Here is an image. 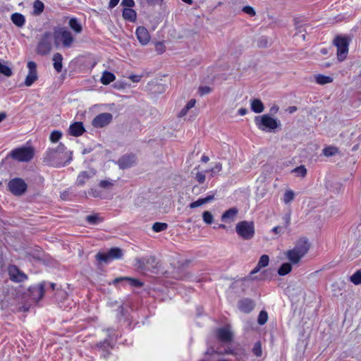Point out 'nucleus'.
Here are the masks:
<instances>
[{
    "mask_svg": "<svg viewBox=\"0 0 361 361\" xmlns=\"http://www.w3.org/2000/svg\"><path fill=\"white\" fill-rule=\"evenodd\" d=\"M1 302L4 305L13 306L14 311L25 312L29 310V306L24 303V296L20 290L11 289L9 290L8 298Z\"/></svg>",
    "mask_w": 361,
    "mask_h": 361,
    "instance_id": "obj_1",
    "label": "nucleus"
},
{
    "mask_svg": "<svg viewBox=\"0 0 361 361\" xmlns=\"http://www.w3.org/2000/svg\"><path fill=\"white\" fill-rule=\"evenodd\" d=\"M255 123L259 130L265 132H275L281 126V121L270 114L256 116Z\"/></svg>",
    "mask_w": 361,
    "mask_h": 361,
    "instance_id": "obj_2",
    "label": "nucleus"
},
{
    "mask_svg": "<svg viewBox=\"0 0 361 361\" xmlns=\"http://www.w3.org/2000/svg\"><path fill=\"white\" fill-rule=\"evenodd\" d=\"M54 38L56 46L61 43L65 48L71 47L75 42L73 34L65 27L56 30L54 32Z\"/></svg>",
    "mask_w": 361,
    "mask_h": 361,
    "instance_id": "obj_3",
    "label": "nucleus"
},
{
    "mask_svg": "<svg viewBox=\"0 0 361 361\" xmlns=\"http://www.w3.org/2000/svg\"><path fill=\"white\" fill-rule=\"evenodd\" d=\"M235 231L243 240H250L255 235V224L252 221H241L236 224Z\"/></svg>",
    "mask_w": 361,
    "mask_h": 361,
    "instance_id": "obj_4",
    "label": "nucleus"
},
{
    "mask_svg": "<svg viewBox=\"0 0 361 361\" xmlns=\"http://www.w3.org/2000/svg\"><path fill=\"white\" fill-rule=\"evenodd\" d=\"M35 156V148L27 142L25 145L11 151L6 158H33Z\"/></svg>",
    "mask_w": 361,
    "mask_h": 361,
    "instance_id": "obj_5",
    "label": "nucleus"
},
{
    "mask_svg": "<svg viewBox=\"0 0 361 361\" xmlns=\"http://www.w3.org/2000/svg\"><path fill=\"white\" fill-rule=\"evenodd\" d=\"M123 250L119 247H112L106 253L98 252L95 257L100 262L108 263L113 259H119L123 257Z\"/></svg>",
    "mask_w": 361,
    "mask_h": 361,
    "instance_id": "obj_6",
    "label": "nucleus"
},
{
    "mask_svg": "<svg viewBox=\"0 0 361 361\" xmlns=\"http://www.w3.org/2000/svg\"><path fill=\"white\" fill-rule=\"evenodd\" d=\"M334 44L337 48V57L340 61H343L347 57L349 43L345 37H336L334 39Z\"/></svg>",
    "mask_w": 361,
    "mask_h": 361,
    "instance_id": "obj_7",
    "label": "nucleus"
},
{
    "mask_svg": "<svg viewBox=\"0 0 361 361\" xmlns=\"http://www.w3.org/2000/svg\"><path fill=\"white\" fill-rule=\"evenodd\" d=\"M9 191L15 195H23L27 189V184L20 178L11 180L8 184Z\"/></svg>",
    "mask_w": 361,
    "mask_h": 361,
    "instance_id": "obj_8",
    "label": "nucleus"
},
{
    "mask_svg": "<svg viewBox=\"0 0 361 361\" xmlns=\"http://www.w3.org/2000/svg\"><path fill=\"white\" fill-rule=\"evenodd\" d=\"M51 39L52 35L49 32H45L42 35L37 48L38 54L45 55L50 51L51 48Z\"/></svg>",
    "mask_w": 361,
    "mask_h": 361,
    "instance_id": "obj_9",
    "label": "nucleus"
},
{
    "mask_svg": "<svg viewBox=\"0 0 361 361\" xmlns=\"http://www.w3.org/2000/svg\"><path fill=\"white\" fill-rule=\"evenodd\" d=\"M113 119V116L110 113H102L94 118L92 125L94 128H104L108 126Z\"/></svg>",
    "mask_w": 361,
    "mask_h": 361,
    "instance_id": "obj_10",
    "label": "nucleus"
},
{
    "mask_svg": "<svg viewBox=\"0 0 361 361\" xmlns=\"http://www.w3.org/2000/svg\"><path fill=\"white\" fill-rule=\"evenodd\" d=\"M216 335L218 341L224 344L231 343L233 337V334L228 326L217 329Z\"/></svg>",
    "mask_w": 361,
    "mask_h": 361,
    "instance_id": "obj_11",
    "label": "nucleus"
},
{
    "mask_svg": "<svg viewBox=\"0 0 361 361\" xmlns=\"http://www.w3.org/2000/svg\"><path fill=\"white\" fill-rule=\"evenodd\" d=\"M136 265L139 269H154L157 267V259L154 256H146L136 259Z\"/></svg>",
    "mask_w": 361,
    "mask_h": 361,
    "instance_id": "obj_12",
    "label": "nucleus"
},
{
    "mask_svg": "<svg viewBox=\"0 0 361 361\" xmlns=\"http://www.w3.org/2000/svg\"><path fill=\"white\" fill-rule=\"evenodd\" d=\"M46 286L47 282L42 281L29 288L30 295L33 300L37 302L42 298L44 295Z\"/></svg>",
    "mask_w": 361,
    "mask_h": 361,
    "instance_id": "obj_13",
    "label": "nucleus"
},
{
    "mask_svg": "<svg viewBox=\"0 0 361 361\" xmlns=\"http://www.w3.org/2000/svg\"><path fill=\"white\" fill-rule=\"evenodd\" d=\"M28 73L25 78L24 84L26 87H30L37 80V64L34 61H29L27 64Z\"/></svg>",
    "mask_w": 361,
    "mask_h": 361,
    "instance_id": "obj_14",
    "label": "nucleus"
},
{
    "mask_svg": "<svg viewBox=\"0 0 361 361\" xmlns=\"http://www.w3.org/2000/svg\"><path fill=\"white\" fill-rule=\"evenodd\" d=\"M348 145H352V150L355 151L361 145V128H355L349 135Z\"/></svg>",
    "mask_w": 361,
    "mask_h": 361,
    "instance_id": "obj_15",
    "label": "nucleus"
},
{
    "mask_svg": "<svg viewBox=\"0 0 361 361\" xmlns=\"http://www.w3.org/2000/svg\"><path fill=\"white\" fill-rule=\"evenodd\" d=\"M310 247V245L307 239L305 238H301L296 242L293 249L299 253L300 256L304 257L307 253Z\"/></svg>",
    "mask_w": 361,
    "mask_h": 361,
    "instance_id": "obj_16",
    "label": "nucleus"
},
{
    "mask_svg": "<svg viewBox=\"0 0 361 361\" xmlns=\"http://www.w3.org/2000/svg\"><path fill=\"white\" fill-rule=\"evenodd\" d=\"M8 274L11 280L16 282H21L27 279V276L15 265L8 267Z\"/></svg>",
    "mask_w": 361,
    "mask_h": 361,
    "instance_id": "obj_17",
    "label": "nucleus"
},
{
    "mask_svg": "<svg viewBox=\"0 0 361 361\" xmlns=\"http://www.w3.org/2000/svg\"><path fill=\"white\" fill-rule=\"evenodd\" d=\"M255 303L250 298H243L238 302V307L242 312L250 313L255 308Z\"/></svg>",
    "mask_w": 361,
    "mask_h": 361,
    "instance_id": "obj_18",
    "label": "nucleus"
},
{
    "mask_svg": "<svg viewBox=\"0 0 361 361\" xmlns=\"http://www.w3.org/2000/svg\"><path fill=\"white\" fill-rule=\"evenodd\" d=\"M136 35L139 42L142 45L147 44L150 40V35L148 30L142 26H140L137 28Z\"/></svg>",
    "mask_w": 361,
    "mask_h": 361,
    "instance_id": "obj_19",
    "label": "nucleus"
},
{
    "mask_svg": "<svg viewBox=\"0 0 361 361\" xmlns=\"http://www.w3.org/2000/svg\"><path fill=\"white\" fill-rule=\"evenodd\" d=\"M96 347L102 353L104 357H106L110 354V350L113 348L109 339H105L97 343Z\"/></svg>",
    "mask_w": 361,
    "mask_h": 361,
    "instance_id": "obj_20",
    "label": "nucleus"
},
{
    "mask_svg": "<svg viewBox=\"0 0 361 361\" xmlns=\"http://www.w3.org/2000/svg\"><path fill=\"white\" fill-rule=\"evenodd\" d=\"M95 174V170H90L89 171L81 172L78 176L76 184L80 186L83 185L87 182V180L94 177Z\"/></svg>",
    "mask_w": 361,
    "mask_h": 361,
    "instance_id": "obj_21",
    "label": "nucleus"
},
{
    "mask_svg": "<svg viewBox=\"0 0 361 361\" xmlns=\"http://www.w3.org/2000/svg\"><path fill=\"white\" fill-rule=\"evenodd\" d=\"M84 132L85 128L82 122H75L69 127V134L73 136H80Z\"/></svg>",
    "mask_w": 361,
    "mask_h": 361,
    "instance_id": "obj_22",
    "label": "nucleus"
},
{
    "mask_svg": "<svg viewBox=\"0 0 361 361\" xmlns=\"http://www.w3.org/2000/svg\"><path fill=\"white\" fill-rule=\"evenodd\" d=\"M250 108L256 114H260L264 110V106L259 99H253L250 101Z\"/></svg>",
    "mask_w": 361,
    "mask_h": 361,
    "instance_id": "obj_23",
    "label": "nucleus"
},
{
    "mask_svg": "<svg viewBox=\"0 0 361 361\" xmlns=\"http://www.w3.org/2000/svg\"><path fill=\"white\" fill-rule=\"evenodd\" d=\"M286 255L288 259L293 264H298L303 257V256H300V255L293 249L288 250Z\"/></svg>",
    "mask_w": 361,
    "mask_h": 361,
    "instance_id": "obj_24",
    "label": "nucleus"
},
{
    "mask_svg": "<svg viewBox=\"0 0 361 361\" xmlns=\"http://www.w3.org/2000/svg\"><path fill=\"white\" fill-rule=\"evenodd\" d=\"M12 23L18 27H21L25 25V18L23 15L19 13H14L11 16Z\"/></svg>",
    "mask_w": 361,
    "mask_h": 361,
    "instance_id": "obj_25",
    "label": "nucleus"
},
{
    "mask_svg": "<svg viewBox=\"0 0 361 361\" xmlns=\"http://www.w3.org/2000/svg\"><path fill=\"white\" fill-rule=\"evenodd\" d=\"M238 211L236 208L232 207L226 210L221 216V220L223 221H227L228 220L233 221Z\"/></svg>",
    "mask_w": 361,
    "mask_h": 361,
    "instance_id": "obj_26",
    "label": "nucleus"
},
{
    "mask_svg": "<svg viewBox=\"0 0 361 361\" xmlns=\"http://www.w3.org/2000/svg\"><path fill=\"white\" fill-rule=\"evenodd\" d=\"M68 25L76 35L81 33L82 30V25L75 18L69 20Z\"/></svg>",
    "mask_w": 361,
    "mask_h": 361,
    "instance_id": "obj_27",
    "label": "nucleus"
},
{
    "mask_svg": "<svg viewBox=\"0 0 361 361\" xmlns=\"http://www.w3.org/2000/svg\"><path fill=\"white\" fill-rule=\"evenodd\" d=\"M123 18L130 22H135L137 18V13L132 8H124L123 10Z\"/></svg>",
    "mask_w": 361,
    "mask_h": 361,
    "instance_id": "obj_28",
    "label": "nucleus"
},
{
    "mask_svg": "<svg viewBox=\"0 0 361 361\" xmlns=\"http://www.w3.org/2000/svg\"><path fill=\"white\" fill-rule=\"evenodd\" d=\"M135 159H118L115 161L121 169H126L133 166L135 164Z\"/></svg>",
    "mask_w": 361,
    "mask_h": 361,
    "instance_id": "obj_29",
    "label": "nucleus"
},
{
    "mask_svg": "<svg viewBox=\"0 0 361 361\" xmlns=\"http://www.w3.org/2000/svg\"><path fill=\"white\" fill-rule=\"evenodd\" d=\"M121 281H128L130 284L134 287H141L143 285V283L142 282H140L139 280H137L136 279L130 278V277L116 278L114 279V283H117Z\"/></svg>",
    "mask_w": 361,
    "mask_h": 361,
    "instance_id": "obj_30",
    "label": "nucleus"
},
{
    "mask_svg": "<svg viewBox=\"0 0 361 361\" xmlns=\"http://www.w3.org/2000/svg\"><path fill=\"white\" fill-rule=\"evenodd\" d=\"M322 155L324 157H333L338 156L340 154L339 150L336 147L330 145L324 148Z\"/></svg>",
    "mask_w": 361,
    "mask_h": 361,
    "instance_id": "obj_31",
    "label": "nucleus"
},
{
    "mask_svg": "<svg viewBox=\"0 0 361 361\" xmlns=\"http://www.w3.org/2000/svg\"><path fill=\"white\" fill-rule=\"evenodd\" d=\"M63 56L60 53H56L53 56L54 68L56 72L60 73L62 70Z\"/></svg>",
    "mask_w": 361,
    "mask_h": 361,
    "instance_id": "obj_32",
    "label": "nucleus"
},
{
    "mask_svg": "<svg viewBox=\"0 0 361 361\" xmlns=\"http://www.w3.org/2000/svg\"><path fill=\"white\" fill-rule=\"evenodd\" d=\"M196 104V100L195 99H191L187 104L183 107L181 111L179 112L178 116L181 118L187 115L188 111L193 108Z\"/></svg>",
    "mask_w": 361,
    "mask_h": 361,
    "instance_id": "obj_33",
    "label": "nucleus"
},
{
    "mask_svg": "<svg viewBox=\"0 0 361 361\" xmlns=\"http://www.w3.org/2000/svg\"><path fill=\"white\" fill-rule=\"evenodd\" d=\"M115 80V75L109 71H104L101 78V82L104 85H108Z\"/></svg>",
    "mask_w": 361,
    "mask_h": 361,
    "instance_id": "obj_34",
    "label": "nucleus"
},
{
    "mask_svg": "<svg viewBox=\"0 0 361 361\" xmlns=\"http://www.w3.org/2000/svg\"><path fill=\"white\" fill-rule=\"evenodd\" d=\"M292 270V265L290 263L282 264L278 269V274L285 276L290 273Z\"/></svg>",
    "mask_w": 361,
    "mask_h": 361,
    "instance_id": "obj_35",
    "label": "nucleus"
},
{
    "mask_svg": "<svg viewBox=\"0 0 361 361\" xmlns=\"http://www.w3.org/2000/svg\"><path fill=\"white\" fill-rule=\"evenodd\" d=\"M315 80L319 85H326L332 82L333 78L330 76L319 74L315 76Z\"/></svg>",
    "mask_w": 361,
    "mask_h": 361,
    "instance_id": "obj_36",
    "label": "nucleus"
},
{
    "mask_svg": "<svg viewBox=\"0 0 361 361\" xmlns=\"http://www.w3.org/2000/svg\"><path fill=\"white\" fill-rule=\"evenodd\" d=\"M0 73L6 77L11 76L13 73L11 68L7 66L2 60H0Z\"/></svg>",
    "mask_w": 361,
    "mask_h": 361,
    "instance_id": "obj_37",
    "label": "nucleus"
},
{
    "mask_svg": "<svg viewBox=\"0 0 361 361\" xmlns=\"http://www.w3.org/2000/svg\"><path fill=\"white\" fill-rule=\"evenodd\" d=\"M114 185V180H102L98 184V188L104 190H110Z\"/></svg>",
    "mask_w": 361,
    "mask_h": 361,
    "instance_id": "obj_38",
    "label": "nucleus"
},
{
    "mask_svg": "<svg viewBox=\"0 0 361 361\" xmlns=\"http://www.w3.org/2000/svg\"><path fill=\"white\" fill-rule=\"evenodd\" d=\"M291 173H294L296 176L298 177H305L307 174V169L303 165H300L293 169Z\"/></svg>",
    "mask_w": 361,
    "mask_h": 361,
    "instance_id": "obj_39",
    "label": "nucleus"
},
{
    "mask_svg": "<svg viewBox=\"0 0 361 361\" xmlns=\"http://www.w3.org/2000/svg\"><path fill=\"white\" fill-rule=\"evenodd\" d=\"M294 192L291 190H287L283 195V201L286 204H288L294 200Z\"/></svg>",
    "mask_w": 361,
    "mask_h": 361,
    "instance_id": "obj_40",
    "label": "nucleus"
},
{
    "mask_svg": "<svg viewBox=\"0 0 361 361\" xmlns=\"http://www.w3.org/2000/svg\"><path fill=\"white\" fill-rule=\"evenodd\" d=\"M33 9L35 14H40L44 10V4L39 0L35 1L33 4Z\"/></svg>",
    "mask_w": 361,
    "mask_h": 361,
    "instance_id": "obj_41",
    "label": "nucleus"
},
{
    "mask_svg": "<svg viewBox=\"0 0 361 361\" xmlns=\"http://www.w3.org/2000/svg\"><path fill=\"white\" fill-rule=\"evenodd\" d=\"M167 228H168V224L166 223H161V222H156L152 226V230L156 233L163 231L166 230Z\"/></svg>",
    "mask_w": 361,
    "mask_h": 361,
    "instance_id": "obj_42",
    "label": "nucleus"
},
{
    "mask_svg": "<svg viewBox=\"0 0 361 361\" xmlns=\"http://www.w3.org/2000/svg\"><path fill=\"white\" fill-rule=\"evenodd\" d=\"M350 281L355 285L361 284V269L355 271L350 276Z\"/></svg>",
    "mask_w": 361,
    "mask_h": 361,
    "instance_id": "obj_43",
    "label": "nucleus"
},
{
    "mask_svg": "<svg viewBox=\"0 0 361 361\" xmlns=\"http://www.w3.org/2000/svg\"><path fill=\"white\" fill-rule=\"evenodd\" d=\"M268 320V314L265 310H262L257 318V322L259 325H264Z\"/></svg>",
    "mask_w": 361,
    "mask_h": 361,
    "instance_id": "obj_44",
    "label": "nucleus"
},
{
    "mask_svg": "<svg viewBox=\"0 0 361 361\" xmlns=\"http://www.w3.org/2000/svg\"><path fill=\"white\" fill-rule=\"evenodd\" d=\"M269 262V257L267 255H263L260 257L257 265L259 267L264 268L268 266Z\"/></svg>",
    "mask_w": 361,
    "mask_h": 361,
    "instance_id": "obj_45",
    "label": "nucleus"
},
{
    "mask_svg": "<svg viewBox=\"0 0 361 361\" xmlns=\"http://www.w3.org/2000/svg\"><path fill=\"white\" fill-rule=\"evenodd\" d=\"M203 221L207 224H212L214 221L212 214L209 211H205L202 214Z\"/></svg>",
    "mask_w": 361,
    "mask_h": 361,
    "instance_id": "obj_46",
    "label": "nucleus"
},
{
    "mask_svg": "<svg viewBox=\"0 0 361 361\" xmlns=\"http://www.w3.org/2000/svg\"><path fill=\"white\" fill-rule=\"evenodd\" d=\"M252 353L255 355L257 357H261L262 355V345L260 342H257L255 343L253 348H252Z\"/></svg>",
    "mask_w": 361,
    "mask_h": 361,
    "instance_id": "obj_47",
    "label": "nucleus"
},
{
    "mask_svg": "<svg viewBox=\"0 0 361 361\" xmlns=\"http://www.w3.org/2000/svg\"><path fill=\"white\" fill-rule=\"evenodd\" d=\"M88 194L94 197H102L103 193L101 190L97 188H92L88 191Z\"/></svg>",
    "mask_w": 361,
    "mask_h": 361,
    "instance_id": "obj_48",
    "label": "nucleus"
},
{
    "mask_svg": "<svg viewBox=\"0 0 361 361\" xmlns=\"http://www.w3.org/2000/svg\"><path fill=\"white\" fill-rule=\"evenodd\" d=\"M62 136V133L59 130H54L50 135V140L52 142H58Z\"/></svg>",
    "mask_w": 361,
    "mask_h": 361,
    "instance_id": "obj_49",
    "label": "nucleus"
},
{
    "mask_svg": "<svg viewBox=\"0 0 361 361\" xmlns=\"http://www.w3.org/2000/svg\"><path fill=\"white\" fill-rule=\"evenodd\" d=\"M86 221L92 225L97 224L99 222V217L97 214L88 215L86 217Z\"/></svg>",
    "mask_w": 361,
    "mask_h": 361,
    "instance_id": "obj_50",
    "label": "nucleus"
},
{
    "mask_svg": "<svg viewBox=\"0 0 361 361\" xmlns=\"http://www.w3.org/2000/svg\"><path fill=\"white\" fill-rule=\"evenodd\" d=\"M297 32L295 35V37H301L302 40H305V34L303 32H305L306 30L303 26H298L296 27Z\"/></svg>",
    "mask_w": 361,
    "mask_h": 361,
    "instance_id": "obj_51",
    "label": "nucleus"
},
{
    "mask_svg": "<svg viewBox=\"0 0 361 361\" xmlns=\"http://www.w3.org/2000/svg\"><path fill=\"white\" fill-rule=\"evenodd\" d=\"M243 11L249 15L250 16H255L256 14L255 9L250 6H244L243 8Z\"/></svg>",
    "mask_w": 361,
    "mask_h": 361,
    "instance_id": "obj_52",
    "label": "nucleus"
},
{
    "mask_svg": "<svg viewBox=\"0 0 361 361\" xmlns=\"http://www.w3.org/2000/svg\"><path fill=\"white\" fill-rule=\"evenodd\" d=\"M203 204H204V201H203L202 198H200L197 200H196V201H195L193 202H191L189 204V207L191 208V209H194V208H197L198 207H200V206H202Z\"/></svg>",
    "mask_w": 361,
    "mask_h": 361,
    "instance_id": "obj_53",
    "label": "nucleus"
},
{
    "mask_svg": "<svg viewBox=\"0 0 361 361\" xmlns=\"http://www.w3.org/2000/svg\"><path fill=\"white\" fill-rule=\"evenodd\" d=\"M212 92V88L208 86H203L199 88V92L201 95H204L210 93Z\"/></svg>",
    "mask_w": 361,
    "mask_h": 361,
    "instance_id": "obj_54",
    "label": "nucleus"
},
{
    "mask_svg": "<svg viewBox=\"0 0 361 361\" xmlns=\"http://www.w3.org/2000/svg\"><path fill=\"white\" fill-rule=\"evenodd\" d=\"M213 352H216L219 354H231L232 351L230 349V348L227 347L225 348L224 350H221V348H217L216 350H213Z\"/></svg>",
    "mask_w": 361,
    "mask_h": 361,
    "instance_id": "obj_55",
    "label": "nucleus"
},
{
    "mask_svg": "<svg viewBox=\"0 0 361 361\" xmlns=\"http://www.w3.org/2000/svg\"><path fill=\"white\" fill-rule=\"evenodd\" d=\"M205 175L202 172H197L196 173L195 179L200 183H202L205 180Z\"/></svg>",
    "mask_w": 361,
    "mask_h": 361,
    "instance_id": "obj_56",
    "label": "nucleus"
},
{
    "mask_svg": "<svg viewBox=\"0 0 361 361\" xmlns=\"http://www.w3.org/2000/svg\"><path fill=\"white\" fill-rule=\"evenodd\" d=\"M122 5L128 7L127 8H131L135 6V2L133 0H123Z\"/></svg>",
    "mask_w": 361,
    "mask_h": 361,
    "instance_id": "obj_57",
    "label": "nucleus"
},
{
    "mask_svg": "<svg viewBox=\"0 0 361 361\" xmlns=\"http://www.w3.org/2000/svg\"><path fill=\"white\" fill-rule=\"evenodd\" d=\"M56 161V159H44V162L45 163V164L58 167L59 164L55 163Z\"/></svg>",
    "mask_w": 361,
    "mask_h": 361,
    "instance_id": "obj_58",
    "label": "nucleus"
},
{
    "mask_svg": "<svg viewBox=\"0 0 361 361\" xmlns=\"http://www.w3.org/2000/svg\"><path fill=\"white\" fill-rule=\"evenodd\" d=\"M155 47L159 54H162L164 51V47L161 42L157 43Z\"/></svg>",
    "mask_w": 361,
    "mask_h": 361,
    "instance_id": "obj_59",
    "label": "nucleus"
},
{
    "mask_svg": "<svg viewBox=\"0 0 361 361\" xmlns=\"http://www.w3.org/2000/svg\"><path fill=\"white\" fill-rule=\"evenodd\" d=\"M202 200H203L204 204L209 203V202L214 200V195H208L206 197L202 198Z\"/></svg>",
    "mask_w": 361,
    "mask_h": 361,
    "instance_id": "obj_60",
    "label": "nucleus"
},
{
    "mask_svg": "<svg viewBox=\"0 0 361 361\" xmlns=\"http://www.w3.org/2000/svg\"><path fill=\"white\" fill-rule=\"evenodd\" d=\"M130 80H132L133 82H137L140 80L141 77L140 75H133L129 77Z\"/></svg>",
    "mask_w": 361,
    "mask_h": 361,
    "instance_id": "obj_61",
    "label": "nucleus"
},
{
    "mask_svg": "<svg viewBox=\"0 0 361 361\" xmlns=\"http://www.w3.org/2000/svg\"><path fill=\"white\" fill-rule=\"evenodd\" d=\"M283 228L281 226H275L272 228V231L276 234L282 233Z\"/></svg>",
    "mask_w": 361,
    "mask_h": 361,
    "instance_id": "obj_62",
    "label": "nucleus"
},
{
    "mask_svg": "<svg viewBox=\"0 0 361 361\" xmlns=\"http://www.w3.org/2000/svg\"><path fill=\"white\" fill-rule=\"evenodd\" d=\"M279 107L277 105H274L270 109L271 114H273V115L275 114L276 113H277L279 111Z\"/></svg>",
    "mask_w": 361,
    "mask_h": 361,
    "instance_id": "obj_63",
    "label": "nucleus"
},
{
    "mask_svg": "<svg viewBox=\"0 0 361 361\" xmlns=\"http://www.w3.org/2000/svg\"><path fill=\"white\" fill-rule=\"evenodd\" d=\"M120 0H110L109 7L112 8L115 7L119 2Z\"/></svg>",
    "mask_w": 361,
    "mask_h": 361,
    "instance_id": "obj_64",
    "label": "nucleus"
}]
</instances>
